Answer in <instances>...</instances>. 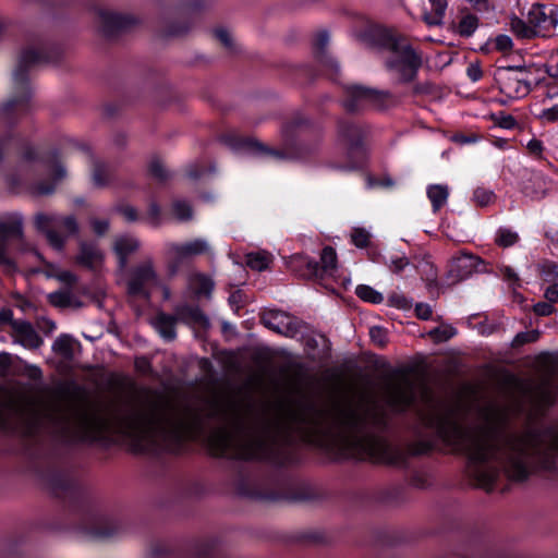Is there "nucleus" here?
<instances>
[{"label": "nucleus", "mask_w": 558, "mask_h": 558, "mask_svg": "<svg viewBox=\"0 0 558 558\" xmlns=\"http://www.w3.org/2000/svg\"><path fill=\"white\" fill-rule=\"evenodd\" d=\"M36 474L61 504L64 518L53 524L54 530H74L96 541H107L123 532L122 521L101 511L73 465L49 462L38 466Z\"/></svg>", "instance_id": "obj_5"}, {"label": "nucleus", "mask_w": 558, "mask_h": 558, "mask_svg": "<svg viewBox=\"0 0 558 558\" xmlns=\"http://www.w3.org/2000/svg\"><path fill=\"white\" fill-rule=\"evenodd\" d=\"M351 242L359 248H366L371 243V233L361 227L352 229Z\"/></svg>", "instance_id": "obj_44"}, {"label": "nucleus", "mask_w": 558, "mask_h": 558, "mask_svg": "<svg viewBox=\"0 0 558 558\" xmlns=\"http://www.w3.org/2000/svg\"><path fill=\"white\" fill-rule=\"evenodd\" d=\"M190 286L197 296H209L214 290V281L202 272H197L191 278Z\"/></svg>", "instance_id": "obj_30"}, {"label": "nucleus", "mask_w": 558, "mask_h": 558, "mask_svg": "<svg viewBox=\"0 0 558 558\" xmlns=\"http://www.w3.org/2000/svg\"><path fill=\"white\" fill-rule=\"evenodd\" d=\"M73 298L70 291L58 290L48 294V302L60 308H66L73 305Z\"/></svg>", "instance_id": "obj_41"}, {"label": "nucleus", "mask_w": 558, "mask_h": 558, "mask_svg": "<svg viewBox=\"0 0 558 558\" xmlns=\"http://www.w3.org/2000/svg\"><path fill=\"white\" fill-rule=\"evenodd\" d=\"M385 263L392 272L400 274L410 264V260L405 255H391Z\"/></svg>", "instance_id": "obj_49"}, {"label": "nucleus", "mask_w": 558, "mask_h": 558, "mask_svg": "<svg viewBox=\"0 0 558 558\" xmlns=\"http://www.w3.org/2000/svg\"><path fill=\"white\" fill-rule=\"evenodd\" d=\"M403 542V536L393 530L375 529L372 532V543L377 547H392Z\"/></svg>", "instance_id": "obj_26"}, {"label": "nucleus", "mask_w": 558, "mask_h": 558, "mask_svg": "<svg viewBox=\"0 0 558 558\" xmlns=\"http://www.w3.org/2000/svg\"><path fill=\"white\" fill-rule=\"evenodd\" d=\"M179 322L190 327L207 330L210 323L205 313L197 305L180 304L174 308Z\"/></svg>", "instance_id": "obj_21"}, {"label": "nucleus", "mask_w": 558, "mask_h": 558, "mask_svg": "<svg viewBox=\"0 0 558 558\" xmlns=\"http://www.w3.org/2000/svg\"><path fill=\"white\" fill-rule=\"evenodd\" d=\"M541 272L545 280L555 278L558 276V264H556L555 262H545L542 265Z\"/></svg>", "instance_id": "obj_63"}, {"label": "nucleus", "mask_w": 558, "mask_h": 558, "mask_svg": "<svg viewBox=\"0 0 558 558\" xmlns=\"http://www.w3.org/2000/svg\"><path fill=\"white\" fill-rule=\"evenodd\" d=\"M213 172H215L214 166L204 167V166L193 165L187 170V177L192 180H198V179L205 177L207 173H213Z\"/></svg>", "instance_id": "obj_55"}, {"label": "nucleus", "mask_w": 558, "mask_h": 558, "mask_svg": "<svg viewBox=\"0 0 558 558\" xmlns=\"http://www.w3.org/2000/svg\"><path fill=\"white\" fill-rule=\"evenodd\" d=\"M525 65L497 66L494 81L501 94L510 99H519L532 92L531 82L522 74H527Z\"/></svg>", "instance_id": "obj_12"}, {"label": "nucleus", "mask_w": 558, "mask_h": 558, "mask_svg": "<svg viewBox=\"0 0 558 558\" xmlns=\"http://www.w3.org/2000/svg\"><path fill=\"white\" fill-rule=\"evenodd\" d=\"M485 267L486 263L480 256L461 252L460 255L453 256L448 264V283H459L471 277L474 272L483 271Z\"/></svg>", "instance_id": "obj_15"}, {"label": "nucleus", "mask_w": 558, "mask_h": 558, "mask_svg": "<svg viewBox=\"0 0 558 558\" xmlns=\"http://www.w3.org/2000/svg\"><path fill=\"white\" fill-rule=\"evenodd\" d=\"M495 198V193L486 187L478 186L473 192V201L481 207L489 205Z\"/></svg>", "instance_id": "obj_45"}, {"label": "nucleus", "mask_w": 558, "mask_h": 558, "mask_svg": "<svg viewBox=\"0 0 558 558\" xmlns=\"http://www.w3.org/2000/svg\"><path fill=\"white\" fill-rule=\"evenodd\" d=\"M209 454L227 460L230 480L240 497L257 501L306 502L323 498L315 486L289 470V459L253 435L242 421L235 430L220 428L205 437Z\"/></svg>", "instance_id": "obj_2"}, {"label": "nucleus", "mask_w": 558, "mask_h": 558, "mask_svg": "<svg viewBox=\"0 0 558 558\" xmlns=\"http://www.w3.org/2000/svg\"><path fill=\"white\" fill-rule=\"evenodd\" d=\"M104 260V254L93 242L82 241L75 256V263L88 270H96Z\"/></svg>", "instance_id": "obj_22"}, {"label": "nucleus", "mask_w": 558, "mask_h": 558, "mask_svg": "<svg viewBox=\"0 0 558 558\" xmlns=\"http://www.w3.org/2000/svg\"><path fill=\"white\" fill-rule=\"evenodd\" d=\"M480 136L477 134H474V133H462V132H458V133H454L452 135V142L457 143V144H460V145H465V144H473V143H476L478 141Z\"/></svg>", "instance_id": "obj_59"}, {"label": "nucleus", "mask_w": 558, "mask_h": 558, "mask_svg": "<svg viewBox=\"0 0 558 558\" xmlns=\"http://www.w3.org/2000/svg\"><path fill=\"white\" fill-rule=\"evenodd\" d=\"M93 182L96 186H106L109 182V166L100 160H93Z\"/></svg>", "instance_id": "obj_38"}, {"label": "nucleus", "mask_w": 558, "mask_h": 558, "mask_svg": "<svg viewBox=\"0 0 558 558\" xmlns=\"http://www.w3.org/2000/svg\"><path fill=\"white\" fill-rule=\"evenodd\" d=\"M158 276L151 262H145L135 266L130 274L128 281V294L130 296H140L144 300L150 299V286L157 283Z\"/></svg>", "instance_id": "obj_16"}, {"label": "nucleus", "mask_w": 558, "mask_h": 558, "mask_svg": "<svg viewBox=\"0 0 558 558\" xmlns=\"http://www.w3.org/2000/svg\"><path fill=\"white\" fill-rule=\"evenodd\" d=\"M208 248V244L205 240L196 239L184 244H173L171 251L172 253H178L179 258L186 259L191 256L205 254Z\"/></svg>", "instance_id": "obj_25"}, {"label": "nucleus", "mask_w": 558, "mask_h": 558, "mask_svg": "<svg viewBox=\"0 0 558 558\" xmlns=\"http://www.w3.org/2000/svg\"><path fill=\"white\" fill-rule=\"evenodd\" d=\"M526 148L529 153L534 156L535 158H542V153L544 150V145L541 140L532 138L529 141Z\"/></svg>", "instance_id": "obj_64"}, {"label": "nucleus", "mask_w": 558, "mask_h": 558, "mask_svg": "<svg viewBox=\"0 0 558 558\" xmlns=\"http://www.w3.org/2000/svg\"><path fill=\"white\" fill-rule=\"evenodd\" d=\"M495 418L497 425L477 433L464 426L456 411L449 409L432 415L428 425L451 452L465 459L464 474L472 486L487 493L497 488L502 473L512 482L527 481L533 472L532 457L539 470L558 474V430L553 427L545 430L550 436V444L543 448L544 433L541 429L531 428L525 435H508L504 430L507 416L496 412Z\"/></svg>", "instance_id": "obj_1"}, {"label": "nucleus", "mask_w": 558, "mask_h": 558, "mask_svg": "<svg viewBox=\"0 0 558 558\" xmlns=\"http://www.w3.org/2000/svg\"><path fill=\"white\" fill-rule=\"evenodd\" d=\"M369 336L371 339L380 347H384L387 343V332L383 327H372L369 329Z\"/></svg>", "instance_id": "obj_58"}, {"label": "nucleus", "mask_w": 558, "mask_h": 558, "mask_svg": "<svg viewBox=\"0 0 558 558\" xmlns=\"http://www.w3.org/2000/svg\"><path fill=\"white\" fill-rule=\"evenodd\" d=\"M388 304L400 310H407L411 307V301L403 294L396 292L388 296Z\"/></svg>", "instance_id": "obj_54"}, {"label": "nucleus", "mask_w": 558, "mask_h": 558, "mask_svg": "<svg viewBox=\"0 0 558 558\" xmlns=\"http://www.w3.org/2000/svg\"><path fill=\"white\" fill-rule=\"evenodd\" d=\"M364 37L371 45L395 54L386 61V65L398 72L402 84H410L416 78L422 66V57L407 43L404 36L385 26L375 25L366 29Z\"/></svg>", "instance_id": "obj_8"}, {"label": "nucleus", "mask_w": 558, "mask_h": 558, "mask_svg": "<svg viewBox=\"0 0 558 558\" xmlns=\"http://www.w3.org/2000/svg\"><path fill=\"white\" fill-rule=\"evenodd\" d=\"M389 94L376 88L366 87L360 84H352L344 87L342 106L348 113H360L367 109H381Z\"/></svg>", "instance_id": "obj_13"}, {"label": "nucleus", "mask_w": 558, "mask_h": 558, "mask_svg": "<svg viewBox=\"0 0 558 558\" xmlns=\"http://www.w3.org/2000/svg\"><path fill=\"white\" fill-rule=\"evenodd\" d=\"M98 19L101 34L108 39L129 32L138 22L130 14L116 13L102 9L98 10Z\"/></svg>", "instance_id": "obj_18"}, {"label": "nucleus", "mask_w": 558, "mask_h": 558, "mask_svg": "<svg viewBox=\"0 0 558 558\" xmlns=\"http://www.w3.org/2000/svg\"><path fill=\"white\" fill-rule=\"evenodd\" d=\"M27 47L21 50L17 64L13 71V88L8 100L0 106V124L7 132L0 137V162L4 154L14 144L21 157L26 162H39L51 169L50 181L26 182L17 172L4 175V183L11 194H28L33 197L48 196L56 192L57 184L66 175L62 166L61 151L57 147L38 153L25 137L14 131L19 122L31 114L33 110V87L29 72L44 63H58L63 56L62 45L39 33L26 36Z\"/></svg>", "instance_id": "obj_3"}, {"label": "nucleus", "mask_w": 558, "mask_h": 558, "mask_svg": "<svg viewBox=\"0 0 558 558\" xmlns=\"http://www.w3.org/2000/svg\"><path fill=\"white\" fill-rule=\"evenodd\" d=\"M480 24V20L474 14H465L463 15L457 26V33L464 38L471 37L475 31L477 29Z\"/></svg>", "instance_id": "obj_35"}, {"label": "nucleus", "mask_w": 558, "mask_h": 558, "mask_svg": "<svg viewBox=\"0 0 558 558\" xmlns=\"http://www.w3.org/2000/svg\"><path fill=\"white\" fill-rule=\"evenodd\" d=\"M178 323L180 322L175 312L173 315L159 312L153 319L151 324L163 340L171 342L177 338L175 326Z\"/></svg>", "instance_id": "obj_23"}, {"label": "nucleus", "mask_w": 558, "mask_h": 558, "mask_svg": "<svg viewBox=\"0 0 558 558\" xmlns=\"http://www.w3.org/2000/svg\"><path fill=\"white\" fill-rule=\"evenodd\" d=\"M527 20L538 32V35L543 32H549L558 23L557 7L534 3L527 13Z\"/></svg>", "instance_id": "obj_19"}, {"label": "nucleus", "mask_w": 558, "mask_h": 558, "mask_svg": "<svg viewBox=\"0 0 558 558\" xmlns=\"http://www.w3.org/2000/svg\"><path fill=\"white\" fill-rule=\"evenodd\" d=\"M428 335L437 343L446 342L457 335V329L452 326H439L432 329Z\"/></svg>", "instance_id": "obj_42"}, {"label": "nucleus", "mask_w": 558, "mask_h": 558, "mask_svg": "<svg viewBox=\"0 0 558 558\" xmlns=\"http://www.w3.org/2000/svg\"><path fill=\"white\" fill-rule=\"evenodd\" d=\"M371 498L375 504L396 507L408 500V488L403 484L390 485L375 490Z\"/></svg>", "instance_id": "obj_20"}, {"label": "nucleus", "mask_w": 558, "mask_h": 558, "mask_svg": "<svg viewBox=\"0 0 558 558\" xmlns=\"http://www.w3.org/2000/svg\"><path fill=\"white\" fill-rule=\"evenodd\" d=\"M73 339L69 335H60L52 344V350L66 360H71L74 355Z\"/></svg>", "instance_id": "obj_36"}, {"label": "nucleus", "mask_w": 558, "mask_h": 558, "mask_svg": "<svg viewBox=\"0 0 558 558\" xmlns=\"http://www.w3.org/2000/svg\"><path fill=\"white\" fill-rule=\"evenodd\" d=\"M497 124L502 129L513 130L517 128L518 122L513 116L501 111L499 112Z\"/></svg>", "instance_id": "obj_61"}, {"label": "nucleus", "mask_w": 558, "mask_h": 558, "mask_svg": "<svg viewBox=\"0 0 558 558\" xmlns=\"http://www.w3.org/2000/svg\"><path fill=\"white\" fill-rule=\"evenodd\" d=\"M355 294L362 301L371 304H380L384 302V295L367 284H359L355 288Z\"/></svg>", "instance_id": "obj_37"}, {"label": "nucleus", "mask_w": 558, "mask_h": 558, "mask_svg": "<svg viewBox=\"0 0 558 558\" xmlns=\"http://www.w3.org/2000/svg\"><path fill=\"white\" fill-rule=\"evenodd\" d=\"M140 244L135 239L119 238L114 242V252L118 255L120 266L123 267L130 254L138 248Z\"/></svg>", "instance_id": "obj_28"}, {"label": "nucleus", "mask_w": 558, "mask_h": 558, "mask_svg": "<svg viewBox=\"0 0 558 558\" xmlns=\"http://www.w3.org/2000/svg\"><path fill=\"white\" fill-rule=\"evenodd\" d=\"M338 142L345 155V162L331 167L340 171H364L368 168L369 149L367 124L352 119H340L337 123Z\"/></svg>", "instance_id": "obj_9"}, {"label": "nucleus", "mask_w": 558, "mask_h": 558, "mask_svg": "<svg viewBox=\"0 0 558 558\" xmlns=\"http://www.w3.org/2000/svg\"><path fill=\"white\" fill-rule=\"evenodd\" d=\"M519 240V234L509 228L500 227L496 232L495 242L500 247H510Z\"/></svg>", "instance_id": "obj_40"}, {"label": "nucleus", "mask_w": 558, "mask_h": 558, "mask_svg": "<svg viewBox=\"0 0 558 558\" xmlns=\"http://www.w3.org/2000/svg\"><path fill=\"white\" fill-rule=\"evenodd\" d=\"M49 277L57 279L58 281L64 283L65 286L72 288L77 282V276L70 270H59L52 274H49Z\"/></svg>", "instance_id": "obj_53"}, {"label": "nucleus", "mask_w": 558, "mask_h": 558, "mask_svg": "<svg viewBox=\"0 0 558 558\" xmlns=\"http://www.w3.org/2000/svg\"><path fill=\"white\" fill-rule=\"evenodd\" d=\"M205 8V0H181L174 9V16L165 21L160 27V36L170 38L187 34L202 17Z\"/></svg>", "instance_id": "obj_11"}, {"label": "nucleus", "mask_w": 558, "mask_h": 558, "mask_svg": "<svg viewBox=\"0 0 558 558\" xmlns=\"http://www.w3.org/2000/svg\"><path fill=\"white\" fill-rule=\"evenodd\" d=\"M294 539L305 545H322L330 542L329 535L318 530L299 532L294 535Z\"/></svg>", "instance_id": "obj_31"}, {"label": "nucleus", "mask_w": 558, "mask_h": 558, "mask_svg": "<svg viewBox=\"0 0 558 558\" xmlns=\"http://www.w3.org/2000/svg\"><path fill=\"white\" fill-rule=\"evenodd\" d=\"M57 219H58V217L49 216L44 213H38L35 216L34 225L38 232L45 234L46 232H48L51 229L50 226L52 223H57Z\"/></svg>", "instance_id": "obj_48"}, {"label": "nucleus", "mask_w": 558, "mask_h": 558, "mask_svg": "<svg viewBox=\"0 0 558 558\" xmlns=\"http://www.w3.org/2000/svg\"><path fill=\"white\" fill-rule=\"evenodd\" d=\"M260 323L269 330L289 338L296 337L303 323L295 316L281 310H264L260 313Z\"/></svg>", "instance_id": "obj_14"}, {"label": "nucleus", "mask_w": 558, "mask_h": 558, "mask_svg": "<svg viewBox=\"0 0 558 558\" xmlns=\"http://www.w3.org/2000/svg\"><path fill=\"white\" fill-rule=\"evenodd\" d=\"M281 136L282 149L269 147L254 137L234 132L222 134L220 141L234 151L275 159L307 160L318 151L322 130L317 123L298 113L282 125Z\"/></svg>", "instance_id": "obj_6"}, {"label": "nucleus", "mask_w": 558, "mask_h": 558, "mask_svg": "<svg viewBox=\"0 0 558 558\" xmlns=\"http://www.w3.org/2000/svg\"><path fill=\"white\" fill-rule=\"evenodd\" d=\"M215 38L231 52H236L233 40L227 29L218 27L214 31Z\"/></svg>", "instance_id": "obj_52"}, {"label": "nucleus", "mask_w": 558, "mask_h": 558, "mask_svg": "<svg viewBox=\"0 0 558 558\" xmlns=\"http://www.w3.org/2000/svg\"><path fill=\"white\" fill-rule=\"evenodd\" d=\"M122 433L137 440L160 436L163 450L170 454L189 453L192 445L205 436V424L201 416L190 420H168L157 413L132 412L119 418Z\"/></svg>", "instance_id": "obj_7"}, {"label": "nucleus", "mask_w": 558, "mask_h": 558, "mask_svg": "<svg viewBox=\"0 0 558 558\" xmlns=\"http://www.w3.org/2000/svg\"><path fill=\"white\" fill-rule=\"evenodd\" d=\"M118 211L123 215L126 221L135 222L140 219L138 211L135 207L130 205H121L118 207Z\"/></svg>", "instance_id": "obj_62"}, {"label": "nucleus", "mask_w": 558, "mask_h": 558, "mask_svg": "<svg viewBox=\"0 0 558 558\" xmlns=\"http://www.w3.org/2000/svg\"><path fill=\"white\" fill-rule=\"evenodd\" d=\"M495 51L498 52H509L513 48V41L510 36L505 34H499L493 38Z\"/></svg>", "instance_id": "obj_51"}, {"label": "nucleus", "mask_w": 558, "mask_h": 558, "mask_svg": "<svg viewBox=\"0 0 558 558\" xmlns=\"http://www.w3.org/2000/svg\"><path fill=\"white\" fill-rule=\"evenodd\" d=\"M432 7V13H424L423 20L429 25H440L447 9V0H428Z\"/></svg>", "instance_id": "obj_32"}, {"label": "nucleus", "mask_w": 558, "mask_h": 558, "mask_svg": "<svg viewBox=\"0 0 558 558\" xmlns=\"http://www.w3.org/2000/svg\"><path fill=\"white\" fill-rule=\"evenodd\" d=\"M57 225H59L68 235H76L78 233V223L74 216L58 217Z\"/></svg>", "instance_id": "obj_50"}, {"label": "nucleus", "mask_w": 558, "mask_h": 558, "mask_svg": "<svg viewBox=\"0 0 558 558\" xmlns=\"http://www.w3.org/2000/svg\"><path fill=\"white\" fill-rule=\"evenodd\" d=\"M510 28L517 37L522 39H532L538 36V32L529 21L525 22L518 16L510 20Z\"/></svg>", "instance_id": "obj_33"}, {"label": "nucleus", "mask_w": 558, "mask_h": 558, "mask_svg": "<svg viewBox=\"0 0 558 558\" xmlns=\"http://www.w3.org/2000/svg\"><path fill=\"white\" fill-rule=\"evenodd\" d=\"M305 411L312 414L298 415L301 423H311L313 426V442L333 456L336 461L354 460L368 461L374 464L408 468L409 457L429 454L434 444L428 440L412 442L403 451L386 437L367 430L364 417L355 412H344L337 417V430L324 427L325 413L314 403L304 404Z\"/></svg>", "instance_id": "obj_4"}, {"label": "nucleus", "mask_w": 558, "mask_h": 558, "mask_svg": "<svg viewBox=\"0 0 558 558\" xmlns=\"http://www.w3.org/2000/svg\"><path fill=\"white\" fill-rule=\"evenodd\" d=\"M172 211L174 216L181 221L190 220L193 215L191 205L184 201H175L172 204Z\"/></svg>", "instance_id": "obj_47"}, {"label": "nucleus", "mask_w": 558, "mask_h": 558, "mask_svg": "<svg viewBox=\"0 0 558 558\" xmlns=\"http://www.w3.org/2000/svg\"><path fill=\"white\" fill-rule=\"evenodd\" d=\"M295 259L304 268L302 276L308 279L323 278L325 274L336 270L338 263L336 250L329 245L322 250L320 262L308 256H296Z\"/></svg>", "instance_id": "obj_17"}, {"label": "nucleus", "mask_w": 558, "mask_h": 558, "mask_svg": "<svg viewBox=\"0 0 558 558\" xmlns=\"http://www.w3.org/2000/svg\"><path fill=\"white\" fill-rule=\"evenodd\" d=\"M483 70L480 62L470 63L466 68V76L473 83L478 82L483 77Z\"/></svg>", "instance_id": "obj_60"}, {"label": "nucleus", "mask_w": 558, "mask_h": 558, "mask_svg": "<svg viewBox=\"0 0 558 558\" xmlns=\"http://www.w3.org/2000/svg\"><path fill=\"white\" fill-rule=\"evenodd\" d=\"M15 330L21 338L20 343L24 347L36 349L43 342L32 324L28 322L21 323Z\"/></svg>", "instance_id": "obj_27"}, {"label": "nucleus", "mask_w": 558, "mask_h": 558, "mask_svg": "<svg viewBox=\"0 0 558 558\" xmlns=\"http://www.w3.org/2000/svg\"><path fill=\"white\" fill-rule=\"evenodd\" d=\"M329 33L319 31L313 40V56L319 70L312 64H299L294 66V73L300 84H310L315 81L319 73L336 81L340 73L338 61L328 53Z\"/></svg>", "instance_id": "obj_10"}, {"label": "nucleus", "mask_w": 558, "mask_h": 558, "mask_svg": "<svg viewBox=\"0 0 558 558\" xmlns=\"http://www.w3.org/2000/svg\"><path fill=\"white\" fill-rule=\"evenodd\" d=\"M409 485L417 489H426L433 485L432 475L425 470L413 471L409 478Z\"/></svg>", "instance_id": "obj_39"}, {"label": "nucleus", "mask_w": 558, "mask_h": 558, "mask_svg": "<svg viewBox=\"0 0 558 558\" xmlns=\"http://www.w3.org/2000/svg\"><path fill=\"white\" fill-rule=\"evenodd\" d=\"M245 263L252 270L264 271L269 267L271 256L266 252H251L246 254Z\"/></svg>", "instance_id": "obj_34"}, {"label": "nucleus", "mask_w": 558, "mask_h": 558, "mask_svg": "<svg viewBox=\"0 0 558 558\" xmlns=\"http://www.w3.org/2000/svg\"><path fill=\"white\" fill-rule=\"evenodd\" d=\"M539 338V331L538 330H530V331H521L518 332L513 340H512V347L519 348L527 343L536 342Z\"/></svg>", "instance_id": "obj_46"}, {"label": "nucleus", "mask_w": 558, "mask_h": 558, "mask_svg": "<svg viewBox=\"0 0 558 558\" xmlns=\"http://www.w3.org/2000/svg\"><path fill=\"white\" fill-rule=\"evenodd\" d=\"M134 368L137 373L148 375L153 372L150 360L147 356H137L134 361Z\"/></svg>", "instance_id": "obj_56"}, {"label": "nucleus", "mask_w": 558, "mask_h": 558, "mask_svg": "<svg viewBox=\"0 0 558 558\" xmlns=\"http://www.w3.org/2000/svg\"><path fill=\"white\" fill-rule=\"evenodd\" d=\"M449 196V191L446 185L433 184L427 187V197L430 201L434 213L440 210L446 204Z\"/></svg>", "instance_id": "obj_29"}, {"label": "nucleus", "mask_w": 558, "mask_h": 558, "mask_svg": "<svg viewBox=\"0 0 558 558\" xmlns=\"http://www.w3.org/2000/svg\"><path fill=\"white\" fill-rule=\"evenodd\" d=\"M49 243L57 250L63 248L65 244V238L54 229H50L45 233Z\"/></svg>", "instance_id": "obj_57"}, {"label": "nucleus", "mask_w": 558, "mask_h": 558, "mask_svg": "<svg viewBox=\"0 0 558 558\" xmlns=\"http://www.w3.org/2000/svg\"><path fill=\"white\" fill-rule=\"evenodd\" d=\"M148 174L160 183L166 182L170 174L159 159H153L148 166Z\"/></svg>", "instance_id": "obj_43"}, {"label": "nucleus", "mask_w": 558, "mask_h": 558, "mask_svg": "<svg viewBox=\"0 0 558 558\" xmlns=\"http://www.w3.org/2000/svg\"><path fill=\"white\" fill-rule=\"evenodd\" d=\"M8 222L0 221V240L5 243L9 238L23 239V216L20 213L8 214Z\"/></svg>", "instance_id": "obj_24"}]
</instances>
